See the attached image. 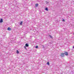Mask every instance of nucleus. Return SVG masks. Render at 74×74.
<instances>
[{
    "mask_svg": "<svg viewBox=\"0 0 74 74\" xmlns=\"http://www.w3.org/2000/svg\"><path fill=\"white\" fill-rule=\"evenodd\" d=\"M65 54V53H62L61 54V57H64Z\"/></svg>",
    "mask_w": 74,
    "mask_h": 74,
    "instance_id": "nucleus-1",
    "label": "nucleus"
},
{
    "mask_svg": "<svg viewBox=\"0 0 74 74\" xmlns=\"http://www.w3.org/2000/svg\"><path fill=\"white\" fill-rule=\"evenodd\" d=\"M65 55L66 56H68V55H69L68 54V52H65Z\"/></svg>",
    "mask_w": 74,
    "mask_h": 74,
    "instance_id": "nucleus-2",
    "label": "nucleus"
},
{
    "mask_svg": "<svg viewBox=\"0 0 74 74\" xmlns=\"http://www.w3.org/2000/svg\"><path fill=\"white\" fill-rule=\"evenodd\" d=\"M3 22V19H1L0 20V23H2Z\"/></svg>",
    "mask_w": 74,
    "mask_h": 74,
    "instance_id": "nucleus-3",
    "label": "nucleus"
},
{
    "mask_svg": "<svg viewBox=\"0 0 74 74\" xmlns=\"http://www.w3.org/2000/svg\"><path fill=\"white\" fill-rule=\"evenodd\" d=\"M25 47H29V45L27 43H26L25 44Z\"/></svg>",
    "mask_w": 74,
    "mask_h": 74,
    "instance_id": "nucleus-4",
    "label": "nucleus"
},
{
    "mask_svg": "<svg viewBox=\"0 0 74 74\" xmlns=\"http://www.w3.org/2000/svg\"><path fill=\"white\" fill-rule=\"evenodd\" d=\"M8 30H9V31H11V28H8Z\"/></svg>",
    "mask_w": 74,
    "mask_h": 74,
    "instance_id": "nucleus-5",
    "label": "nucleus"
},
{
    "mask_svg": "<svg viewBox=\"0 0 74 74\" xmlns=\"http://www.w3.org/2000/svg\"><path fill=\"white\" fill-rule=\"evenodd\" d=\"M23 22L22 21H21L20 23V25H22V23Z\"/></svg>",
    "mask_w": 74,
    "mask_h": 74,
    "instance_id": "nucleus-6",
    "label": "nucleus"
},
{
    "mask_svg": "<svg viewBox=\"0 0 74 74\" xmlns=\"http://www.w3.org/2000/svg\"><path fill=\"white\" fill-rule=\"evenodd\" d=\"M49 36L51 38H52V36H51V35H49Z\"/></svg>",
    "mask_w": 74,
    "mask_h": 74,
    "instance_id": "nucleus-7",
    "label": "nucleus"
},
{
    "mask_svg": "<svg viewBox=\"0 0 74 74\" xmlns=\"http://www.w3.org/2000/svg\"><path fill=\"white\" fill-rule=\"evenodd\" d=\"M38 3H36V7H38Z\"/></svg>",
    "mask_w": 74,
    "mask_h": 74,
    "instance_id": "nucleus-8",
    "label": "nucleus"
},
{
    "mask_svg": "<svg viewBox=\"0 0 74 74\" xmlns=\"http://www.w3.org/2000/svg\"><path fill=\"white\" fill-rule=\"evenodd\" d=\"M45 10L46 11H48V8H46L45 9Z\"/></svg>",
    "mask_w": 74,
    "mask_h": 74,
    "instance_id": "nucleus-9",
    "label": "nucleus"
},
{
    "mask_svg": "<svg viewBox=\"0 0 74 74\" xmlns=\"http://www.w3.org/2000/svg\"><path fill=\"white\" fill-rule=\"evenodd\" d=\"M16 52H17V54H19V51H18V50H17L16 51Z\"/></svg>",
    "mask_w": 74,
    "mask_h": 74,
    "instance_id": "nucleus-10",
    "label": "nucleus"
},
{
    "mask_svg": "<svg viewBox=\"0 0 74 74\" xmlns=\"http://www.w3.org/2000/svg\"><path fill=\"white\" fill-rule=\"evenodd\" d=\"M45 3L46 4H48V2L47 1H46Z\"/></svg>",
    "mask_w": 74,
    "mask_h": 74,
    "instance_id": "nucleus-11",
    "label": "nucleus"
},
{
    "mask_svg": "<svg viewBox=\"0 0 74 74\" xmlns=\"http://www.w3.org/2000/svg\"><path fill=\"white\" fill-rule=\"evenodd\" d=\"M26 46H24V48H25L26 50H27V48H26Z\"/></svg>",
    "mask_w": 74,
    "mask_h": 74,
    "instance_id": "nucleus-12",
    "label": "nucleus"
},
{
    "mask_svg": "<svg viewBox=\"0 0 74 74\" xmlns=\"http://www.w3.org/2000/svg\"><path fill=\"white\" fill-rule=\"evenodd\" d=\"M62 22H65V20H64V19H63L62 20Z\"/></svg>",
    "mask_w": 74,
    "mask_h": 74,
    "instance_id": "nucleus-13",
    "label": "nucleus"
},
{
    "mask_svg": "<svg viewBox=\"0 0 74 74\" xmlns=\"http://www.w3.org/2000/svg\"><path fill=\"white\" fill-rule=\"evenodd\" d=\"M47 64L48 65H49V62H48Z\"/></svg>",
    "mask_w": 74,
    "mask_h": 74,
    "instance_id": "nucleus-14",
    "label": "nucleus"
},
{
    "mask_svg": "<svg viewBox=\"0 0 74 74\" xmlns=\"http://www.w3.org/2000/svg\"><path fill=\"white\" fill-rule=\"evenodd\" d=\"M38 48V46H36V48Z\"/></svg>",
    "mask_w": 74,
    "mask_h": 74,
    "instance_id": "nucleus-15",
    "label": "nucleus"
},
{
    "mask_svg": "<svg viewBox=\"0 0 74 74\" xmlns=\"http://www.w3.org/2000/svg\"><path fill=\"white\" fill-rule=\"evenodd\" d=\"M73 48H74V46H73Z\"/></svg>",
    "mask_w": 74,
    "mask_h": 74,
    "instance_id": "nucleus-16",
    "label": "nucleus"
},
{
    "mask_svg": "<svg viewBox=\"0 0 74 74\" xmlns=\"http://www.w3.org/2000/svg\"><path fill=\"white\" fill-rule=\"evenodd\" d=\"M8 28H10V27H8Z\"/></svg>",
    "mask_w": 74,
    "mask_h": 74,
    "instance_id": "nucleus-17",
    "label": "nucleus"
},
{
    "mask_svg": "<svg viewBox=\"0 0 74 74\" xmlns=\"http://www.w3.org/2000/svg\"><path fill=\"white\" fill-rule=\"evenodd\" d=\"M73 35H74V34H73Z\"/></svg>",
    "mask_w": 74,
    "mask_h": 74,
    "instance_id": "nucleus-18",
    "label": "nucleus"
}]
</instances>
